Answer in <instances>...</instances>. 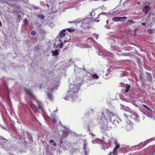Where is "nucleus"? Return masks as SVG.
I'll return each instance as SVG.
<instances>
[{
  "label": "nucleus",
  "mask_w": 155,
  "mask_h": 155,
  "mask_svg": "<svg viewBox=\"0 0 155 155\" xmlns=\"http://www.w3.org/2000/svg\"><path fill=\"white\" fill-rule=\"evenodd\" d=\"M82 83V80L79 78L76 79L75 81L74 82V84L72 85L73 88H72V90L68 91V95L67 97L65 98L66 100H68V98L71 97L73 98L75 97L76 95H75V94L76 93V91H77L78 87L80 86Z\"/></svg>",
  "instance_id": "obj_1"
},
{
  "label": "nucleus",
  "mask_w": 155,
  "mask_h": 155,
  "mask_svg": "<svg viewBox=\"0 0 155 155\" xmlns=\"http://www.w3.org/2000/svg\"><path fill=\"white\" fill-rule=\"evenodd\" d=\"M102 115L104 118L107 121H111V117L114 116V113L108 110H106L102 113Z\"/></svg>",
  "instance_id": "obj_2"
},
{
  "label": "nucleus",
  "mask_w": 155,
  "mask_h": 155,
  "mask_svg": "<svg viewBox=\"0 0 155 155\" xmlns=\"http://www.w3.org/2000/svg\"><path fill=\"white\" fill-rule=\"evenodd\" d=\"M90 22V19L87 18L84 19L82 21V24L81 27L82 29V30H84L89 28V23Z\"/></svg>",
  "instance_id": "obj_3"
},
{
  "label": "nucleus",
  "mask_w": 155,
  "mask_h": 155,
  "mask_svg": "<svg viewBox=\"0 0 155 155\" xmlns=\"http://www.w3.org/2000/svg\"><path fill=\"white\" fill-rule=\"evenodd\" d=\"M127 19V17L125 16L123 17H114L112 18V21L115 22L117 21H125L126 19Z\"/></svg>",
  "instance_id": "obj_4"
},
{
  "label": "nucleus",
  "mask_w": 155,
  "mask_h": 155,
  "mask_svg": "<svg viewBox=\"0 0 155 155\" xmlns=\"http://www.w3.org/2000/svg\"><path fill=\"white\" fill-rule=\"evenodd\" d=\"M25 91L26 93L29 95L30 97H33L34 99H35V97L33 95V94L32 92L28 89L26 88L25 89Z\"/></svg>",
  "instance_id": "obj_5"
},
{
  "label": "nucleus",
  "mask_w": 155,
  "mask_h": 155,
  "mask_svg": "<svg viewBox=\"0 0 155 155\" xmlns=\"http://www.w3.org/2000/svg\"><path fill=\"white\" fill-rule=\"evenodd\" d=\"M150 5H145L143 8V11L146 14L150 10Z\"/></svg>",
  "instance_id": "obj_6"
},
{
  "label": "nucleus",
  "mask_w": 155,
  "mask_h": 155,
  "mask_svg": "<svg viewBox=\"0 0 155 155\" xmlns=\"http://www.w3.org/2000/svg\"><path fill=\"white\" fill-rule=\"evenodd\" d=\"M119 147V144L118 143L117 144L115 147L113 151L112 152H110L108 155H112V154H114V155H115V154L116 153L117 150L118 149ZM117 154H116V155H117Z\"/></svg>",
  "instance_id": "obj_7"
},
{
  "label": "nucleus",
  "mask_w": 155,
  "mask_h": 155,
  "mask_svg": "<svg viewBox=\"0 0 155 155\" xmlns=\"http://www.w3.org/2000/svg\"><path fill=\"white\" fill-rule=\"evenodd\" d=\"M35 100L38 103V105L37 106H36V110L37 109H41L42 108V107L41 105V102L38 100L36 98H35Z\"/></svg>",
  "instance_id": "obj_8"
},
{
  "label": "nucleus",
  "mask_w": 155,
  "mask_h": 155,
  "mask_svg": "<svg viewBox=\"0 0 155 155\" xmlns=\"http://www.w3.org/2000/svg\"><path fill=\"white\" fill-rule=\"evenodd\" d=\"M66 30L65 29L62 30L60 33V38H62L66 35L65 34Z\"/></svg>",
  "instance_id": "obj_9"
},
{
  "label": "nucleus",
  "mask_w": 155,
  "mask_h": 155,
  "mask_svg": "<svg viewBox=\"0 0 155 155\" xmlns=\"http://www.w3.org/2000/svg\"><path fill=\"white\" fill-rule=\"evenodd\" d=\"M147 79L149 81H151L152 80V77L150 73H147Z\"/></svg>",
  "instance_id": "obj_10"
},
{
  "label": "nucleus",
  "mask_w": 155,
  "mask_h": 155,
  "mask_svg": "<svg viewBox=\"0 0 155 155\" xmlns=\"http://www.w3.org/2000/svg\"><path fill=\"white\" fill-rule=\"evenodd\" d=\"M130 87V85L126 84V90L125 91V92H127L129 91Z\"/></svg>",
  "instance_id": "obj_11"
},
{
  "label": "nucleus",
  "mask_w": 155,
  "mask_h": 155,
  "mask_svg": "<svg viewBox=\"0 0 155 155\" xmlns=\"http://www.w3.org/2000/svg\"><path fill=\"white\" fill-rule=\"evenodd\" d=\"M47 95L48 96V98L49 99H50L51 100H53V97L51 94L48 93H47Z\"/></svg>",
  "instance_id": "obj_12"
},
{
  "label": "nucleus",
  "mask_w": 155,
  "mask_h": 155,
  "mask_svg": "<svg viewBox=\"0 0 155 155\" xmlns=\"http://www.w3.org/2000/svg\"><path fill=\"white\" fill-rule=\"evenodd\" d=\"M142 105L149 111H151L152 110L151 109L148 107L147 105L143 104Z\"/></svg>",
  "instance_id": "obj_13"
},
{
  "label": "nucleus",
  "mask_w": 155,
  "mask_h": 155,
  "mask_svg": "<svg viewBox=\"0 0 155 155\" xmlns=\"http://www.w3.org/2000/svg\"><path fill=\"white\" fill-rule=\"evenodd\" d=\"M94 143H100L101 142V140L99 139H97L96 140H93Z\"/></svg>",
  "instance_id": "obj_14"
},
{
  "label": "nucleus",
  "mask_w": 155,
  "mask_h": 155,
  "mask_svg": "<svg viewBox=\"0 0 155 155\" xmlns=\"http://www.w3.org/2000/svg\"><path fill=\"white\" fill-rule=\"evenodd\" d=\"M131 117L132 118L136 119L138 117V116L136 113H135L134 114H133L131 115Z\"/></svg>",
  "instance_id": "obj_15"
},
{
  "label": "nucleus",
  "mask_w": 155,
  "mask_h": 155,
  "mask_svg": "<svg viewBox=\"0 0 155 155\" xmlns=\"http://www.w3.org/2000/svg\"><path fill=\"white\" fill-rule=\"evenodd\" d=\"M92 76L93 78L98 79L99 78V76L96 74H93Z\"/></svg>",
  "instance_id": "obj_16"
},
{
  "label": "nucleus",
  "mask_w": 155,
  "mask_h": 155,
  "mask_svg": "<svg viewBox=\"0 0 155 155\" xmlns=\"http://www.w3.org/2000/svg\"><path fill=\"white\" fill-rule=\"evenodd\" d=\"M53 54L54 56L58 55V50H56L55 51H53Z\"/></svg>",
  "instance_id": "obj_17"
},
{
  "label": "nucleus",
  "mask_w": 155,
  "mask_h": 155,
  "mask_svg": "<svg viewBox=\"0 0 155 155\" xmlns=\"http://www.w3.org/2000/svg\"><path fill=\"white\" fill-rule=\"evenodd\" d=\"M87 146V143H84V150L85 151V153H86V148Z\"/></svg>",
  "instance_id": "obj_18"
},
{
  "label": "nucleus",
  "mask_w": 155,
  "mask_h": 155,
  "mask_svg": "<svg viewBox=\"0 0 155 155\" xmlns=\"http://www.w3.org/2000/svg\"><path fill=\"white\" fill-rule=\"evenodd\" d=\"M24 22L25 24H28V22L27 18H25L24 19Z\"/></svg>",
  "instance_id": "obj_19"
},
{
  "label": "nucleus",
  "mask_w": 155,
  "mask_h": 155,
  "mask_svg": "<svg viewBox=\"0 0 155 155\" xmlns=\"http://www.w3.org/2000/svg\"><path fill=\"white\" fill-rule=\"evenodd\" d=\"M67 30H68L70 32L74 31H75V30L74 29H70L69 28H68L67 29Z\"/></svg>",
  "instance_id": "obj_20"
},
{
  "label": "nucleus",
  "mask_w": 155,
  "mask_h": 155,
  "mask_svg": "<svg viewBox=\"0 0 155 155\" xmlns=\"http://www.w3.org/2000/svg\"><path fill=\"white\" fill-rule=\"evenodd\" d=\"M36 34V32L34 31H32L31 32V35L32 36H35Z\"/></svg>",
  "instance_id": "obj_21"
},
{
  "label": "nucleus",
  "mask_w": 155,
  "mask_h": 155,
  "mask_svg": "<svg viewBox=\"0 0 155 155\" xmlns=\"http://www.w3.org/2000/svg\"><path fill=\"white\" fill-rule=\"evenodd\" d=\"M52 121L54 123H57V120L54 117L52 118Z\"/></svg>",
  "instance_id": "obj_22"
},
{
  "label": "nucleus",
  "mask_w": 155,
  "mask_h": 155,
  "mask_svg": "<svg viewBox=\"0 0 155 155\" xmlns=\"http://www.w3.org/2000/svg\"><path fill=\"white\" fill-rule=\"evenodd\" d=\"M59 48H61L63 47V45L62 44V42H61V44H60L59 45Z\"/></svg>",
  "instance_id": "obj_23"
},
{
  "label": "nucleus",
  "mask_w": 155,
  "mask_h": 155,
  "mask_svg": "<svg viewBox=\"0 0 155 155\" xmlns=\"http://www.w3.org/2000/svg\"><path fill=\"white\" fill-rule=\"evenodd\" d=\"M128 21L129 22H131L132 23V24H134V21L133 20H128Z\"/></svg>",
  "instance_id": "obj_24"
},
{
  "label": "nucleus",
  "mask_w": 155,
  "mask_h": 155,
  "mask_svg": "<svg viewBox=\"0 0 155 155\" xmlns=\"http://www.w3.org/2000/svg\"><path fill=\"white\" fill-rule=\"evenodd\" d=\"M54 88H48V90H49V91H51V92H52L53 91V90H54Z\"/></svg>",
  "instance_id": "obj_25"
},
{
  "label": "nucleus",
  "mask_w": 155,
  "mask_h": 155,
  "mask_svg": "<svg viewBox=\"0 0 155 155\" xmlns=\"http://www.w3.org/2000/svg\"><path fill=\"white\" fill-rule=\"evenodd\" d=\"M150 154L151 155H155V150L152 152Z\"/></svg>",
  "instance_id": "obj_26"
},
{
  "label": "nucleus",
  "mask_w": 155,
  "mask_h": 155,
  "mask_svg": "<svg viewBox=\"0 0 155 155\" xmlns=\"http://www.w3.org/2000/svg\"><path fill=\"white\" fill-rule=\"evenodd\" d=\"M54 141L52 140H50L49 142L51 143H54Z\"/></svg>",
  "instance_id": "obj_27"
},
{
  "label": "nucleus",
  "mask_w": 155,
  "mask_h": 155,
  "mask_svg": "<svg viewBox=\"0 0 155 155\" xmlns=\"http://www.w3.org/2000/svg\"><path fill=\"white\" fill-rule=\"evenodd\" d=\"M146 23L145 22H143L141 23L142 25L143 26H145L146 25Z\"/></svg>",
  "instance_id": "obj_28"
},
{
  "label": "nucleus",
  "mask_w": 155,
  "mask_h": 155,
  "mask_svg": "<svg viewBox=\"0 0 155 155\" xmlns=\"http://www.w3.org/2000/svg\"><path fill=\"white\" fill-rule=\"evenodd\" d=\"M1 127L3 129H4L6 130H7V129L6 128H5L4 127H3L2 126H1Z\"/></svg>",
  "instance_id": "obj_29"
},
{
  "label": "nucleus",
  "mask_w": 155,
  "mask_h": 155,
  "mask_svg": "<svg viewBox=\"0 0 155 155\" xmlns=\"http://www.w3.org/2000/svg\"><path fill=\"white\" fill-rule=\"evenodd\" d=\"M89 39H90L91 40V41H93V39L92 38H88L87 39V40H88Z\"/></svg>",
  "instance_id": "obj_30"
},
{
  "label": "nucleus",
  "mask_w": 155,
  "mask_h": 155,
  "mask_svg": "<svg viewBox=\"0 0 155 155\" xmlns=\"http://www.w3.org/2000/svg\"><path fill=\"white\" fill-rule=\"evenodd\" d=\"M63 142L62 141V140L61 139V141H60V144H61Z\"/></svg>",
  "instance_id": "obj_31"
},
{
  "label": "nucleus",
  "mask_w": 155,
  "mask_h": 155,
  "mask_svg": "<svg viewBox=\"0 0 155 155\" xmlns=\"http://www.w3.org/2000/svg\"><path fill=\"white\" fill-rule=\"evenodd\" d=\"M53 145L54 146H57V144L56 143H54L53 144Z\"/></svg>",
  "instance_id": "obj_32"
},
{
  "label": "nucleus",
  "mask_w": 155,
  "mask_h": 155,
  "mask_svg": "<svg viewBox=\"0 0 155 155\" xmlns=\"http://www.w3.org/2000/svg\"><path fill=\"white\" fill-rule=\"evenodd\" d=\"M124 115L127 118L128 117V115H126V114H124Z\"/></svg>",
  "instance_id": "obj_33"
},
{
  "label": "nucleus",
  "mask_w": 155,
  "mask_h": 155,
  "mask_svg": "<svg viewBox=\"0 0 155 155\" xmlns=\"http://www.w3.org/2000/svg\"><path fill=\"white\" fill-rule=\"evenodd\" d=\"M75 22V21H74L73 22L72 21H69V23H74Z\"/></svg>",
  "instance_id": "obj_34"
},
{
  "label": "nucleus",
  "mask_w": 155,
  "mask_h": 155,
  "mask_svg": "<svg viewBox=\"0 0 155 155\" xmlns=\"http://www.w3.org/2000/svg\"><path fill=\"white\" fill-rule=\"evenodd\" d=\"M44 18V15L41 16V18H42V19L43 18Z\"/></svg>",
  "instance_id": "obj_35"
},
{
  "label": "nucleus",
  "mask_w": 155,
  "mask_h": 155,
  "mask_svg": "<svg viewBox=\"0 0 155 155\" xmlns=\"http://www.w3.org/2000/svg\"><path fill=\"white\" fill-rule=\"evenodd\" d=\"M127 108H128V110H129V111H131V110L130 109V108H128V107H127Z\"/></svg>",
  "instance_id": "obj_36"
},
{
  "label": "nucleus",
  "mask_w": 155,
  "mask_h": 155,
  "mask_svg": "<svg viewBox=\"0 0 155 155\" xmlns=\"http://www.w3.org/2000/svg\"><path fill=\"white\" fill-rule=\"evenodd\" d=\"M106 22H107V24H108V21L107 20V21Z\"/></svg>",
  "instance_id": "obj_37"
},
{
  "label": "nucleus",
  "mask_w": 155,
  "mask_h": 155,
  "mask_svg": "<svg viewBox=\"0 0 155 155\" xmlns=\"http://www.w3.org/2000/svg\"><path fill=\"white\" fill-rule=\"evenodd\" d=\"M99 21V20H98L97 21V22H98Z\"/></svg>",
  "instance_id": "obj_38"
},
{
  "label": "nucleus",
  "mask_w": 155,
  "mask_h": 155,
  "mask_svg": "<svg viewBox=\"0 0 155 155\" xmlns=\"http://www.w3.org/2000/svg\"><path fill=\"white\" fill-rule=\"evenodd\" d=\"M97 37H98V35H97Z\"/></svg>",
  "instance_id": "obj_39"
},
{
  "label": "nucleus",
  "mask_w": 155,
  "mask_h": 155,
  "mask_svg": "<svg viewBox=\"0 0 155 155\" xmlns=\"http://www.w3.org/2000/svg\"><path fill=\"white\" fill-rule=\"evenodd\" d=\"M149 155H151V154H150Z\"/></svg>",
  "instance_id": "obj_40"
}]
</instances>
